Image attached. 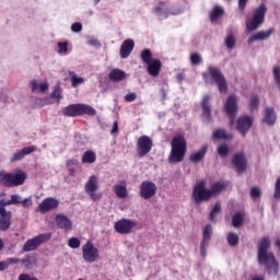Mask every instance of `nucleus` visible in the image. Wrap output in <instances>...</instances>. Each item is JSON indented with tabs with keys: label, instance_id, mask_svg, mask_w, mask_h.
I'll return each instance as SVG.
<instances>
[{
	"label": "nucleus",
	"instance_id": "f257e3e1",
	"mask_svg": "<svg viewBox=\"0 0 280 280\" xmlns=\"http://www.w3.org/2000/svg\"><path fill=\"white\" fill-rule=\"evenodd\" d=\"M270 248V237L265 236L258 243L257 261L259 266H264L268 275L277 276L279 273V261Z\"/></svg>",
	"mask_w": 280,
	"mask_h": 280
},
{
	"label": "nucleus",
	"instance_id": "f03ea898",
	"mask_svg": "<svg viewBox=\"0 0 280 280\" xmlns=\"http://www.w3.org/2000/svg\"><path fill=\"white\" fill-rule=\"evenodd\" d=\"M202 78L206 84H217L220 93H226L229 91V82H226V78L222 73L220 68L210 65L206 72H203Z\"/></svg>",
	"mask_w": 280,
	"mask_h": 280
},
{
	"label": "nucleus",
	"instance_id": "7ed1b4c3",
	"mask_svg": "<svg viewBox=\"0 0 280 280\" xmlns=\"http://www.w3.org/2000/svg\"><path fill=\"white\" fill-rule=\"evenodd\" d=\"M171 154L168 158L170 163H180L185 159L187 152V142L183 136L173 138L171 143Z\"/></svg>",
	"mask_w": 280,
	"mask_h": 280
},
{
	"label": "nucleus",
	"instance_id": "20e7f679",
	"mask_svg": "<svg viewBox=\"0 0 280 280\" xmlns=\"http://www.w3.org/2000/svg\"><path fill=\"white\" fill-rule=\"evenodd\" d=\"M26 178L27 174L22 170L15 171L14 173L0 171V185H5V187H19L25 183Z\"/></svg>",
	"mask_w": 280,
	"mask_h": 280
},
{
	"label": "nucleus",
	"instance_id": "39448f33",
	"mask_svg": "<svg viewBox=\"0 0 280 280\" xmlns=\"http://www.w3.org/2000/svg\"><path fill=\"white\" fill-rule=\"evenodd\" d=\"M266 12H268L266 4H260L257 9L254 10L252 20L246 22L247 32H255V30H259L260 25H264Z\"/></svg>",
	"mask_w": 280,
	"mask_h": 280
},
{
	"label": "nucleus",
	"instance_id": "423d86ee",
	"mask_svg": "<svg viewBox=\"0 0 280 280\" xmlns=\"http://www.w3.org/2000/svg\"><path fill=\"white\" fill-rule=\"evenodd\" d=\"M98 189L100 178L96 175H91L84 185V191L94 202L102 198V194L97 192Z\"/></svg>",
	"mask_w": 280,
	"mask_h": 280
},
{
	"label": "nucleus",
	"instance_id": "0eeeda50",
	"mask_svg": "<svg viewBox=\"0 0 280 280\" xmlns=\"http://www.w3.org/2000/svg\"><path fill=\"white\" fill-rule=\"evenodd\" d=\"M82 257L86 264H95L100 260V249L91 242L82 246Z\"/></svg>",
	"mask_w": 280,
	"mask_h": 280
},
{
	"label": "nucleus",
	"instance_id": "6e6552de",
	"mask_svg": "<svg viewBox=\"0 0 280 280\" xmlns=\"http://www.w3.org/2000/svg\"><path fill=\"white\" fill-rule=\"evenodd\" d=\"M153 145L154 142L152 141V138L148 136H141L140 138H138L137 152L140 159H143V156H148V154L152 152Z\"/></svg>",
	"mask_w": 280,
	"mask_h": 280
},
{
	"label": "nucleus",
	"instance_id": "1a4fd4ad",
	"mask_svg": "<svg viewBox=\"0 0 280 280\" xmlns=\"http://www.w3.org/2000/svg\"><path fill=\"white\" fill-rule=\"evenodd\" d=\"M211 198V190L205 187V183H198L192 189V200L196 205L205 202Z\"/></svg>",
	"mask_w": 280,
	"mask_h": 280
},
{
	"label": "nucleus",
	"instance_id": "9d476101",
	"mask_svg": "<svg viewBox=\"0 0 280 280\" xmlns=\"http://www.w3.org/2000/svg\"><path fill=\"white\" fill-rule=\"evenodd\" d=\"M50 238H51L50 233L40 234L38 236H35V237L28 240L24 244L23 250H24V253H31V250H36V248H38V246H40V244H44V242H47Z\"/></svg>",
	"mask_w": 280,
	"mask_h": 280
},
{
	"label": "nucleus",
	"instance_id": "9b49d317",
	"mask_svg": "<svg viewBox=\"0 0 280 280\" xmlns=\"http://www.w3.org/2000/svg\"><path fill=\"white\" fill-rule=\"evenodd\" d=\"M224 110L229 117H231L230 126H233V121L235 119V115H237L238 106H237V96L234 94L230 95L224 103Z\"/></svg>",
	"mask_w": 280,
	"mask_h": 280
},
{
	"label": "nucleus",
	"instance_id": "f8f14e48",
	"mask_svg": "<svg viewBox=\"0 0 280 280\" xmlns=\"http://www.w3.org/2000/svg\"><path fill=\"white\" fill-rule=\"evenodd\" d=\"M135 226H137V222L130 219H121L115 223L114 229L120 235H130Z\"/></svg>",
	"mask_w": 280,
	"mask_h": 280
},
{
	"label": "nucleus",
	"instance_id": "ddd939ff",
	"mask_svg": "<svg viewBox=\"0 0 280 280\" xmlns=\"http://www.w3.org/2000/svg\"><path fill=\"white\" fill-rule=\"evenodd\" d=\"M253 128V117L250 116H241L236 120V130L242 135V137H246L248 132Z\"/></svg>",
	"mask_w": 280,
	"mask_h": 280
},
{
	"label": "nucleus",
	"instance_id": "4468645a",
	"mask_svg": "<svg viewBox=\"0 0 280 280\" xmlns=\"http://www.w3.org/2000/svg\"><path fill=\"white\" fill-rule=\"evenodd\" d=\"M140 196L144 200H150V198H153V196H156V184L144 180L140 185Z\"/></svg>",
	"mask_w": 280,
	"mask_h": 280
},
{
	"label": "nucleus",
	"instance_id": "2eb2a0df",
	"mask_svg": "<svg viewBox=\"0 0 280 280\" xmlns=\"http://www.w3.org/2000/svg\"><path fill=\"white\" fill-rule=\"evenodd\" d=\"M154 14L156 16H159L160 19H167V16L173 15L176 16L178 14H183V10H177V11H170L167 9V5H165V3L161 2L160 4H158L154 10H153Z\"/></svg>",
	"mask_w": 280,
	"mask_h": 280
},
{
	"label": "nucleus",
	"instance_id": "dca6fc26",
	"mask_svg": "<svg viewBox=\"0 0 280 280\" xmlns=\"http://www.w3.org/2000/svg\"><path fill=\"white\" fill-rule=\"evenodd\" d=\"M58 205H60V201H58V199L54 197H48L39 203L38 209L40 213H47L48 211L58 209Z\"/></svg>",
	"mask_w": 280,
	"mask_h": 280
},
{
	"label": "nucleus",
	"instance_id": "f3484780",
	"mask_svg": "<svg viewBox=\"0 0 280 280\" xmlns=\"http://www.w3.org/2000/svg\"><path fill=\"white\" fill-rule=\"evenodd\" d=\"M33 152H36V147H34V145L23 148L12 154V156L10 158V162L16 163V161H23V159H25V156L32 154Z\"/></svg>",
	"mask_w": 280,
	"mask_h": 280
},
{
	"label": "nucleus",
	"instance_id": "a211bd4d",
	"mask_svg": "<svg viewBox=\"0 0 280 280\" xmlns=\"http://www.w3.org/2000/svg\"><path fill=\"white\" fill-rule=\"evenodd\" d=\"M272 34H275V30L272 27L268 31H259L248 38L247 44L253 45V43H256L257 40H268Z\"/></svg>",
	"mask_w": 280,
	"mask_h": 280
},
{
	"label": "nucleus",
	"instance_id": "6ab92c4d",
	"mask_svg": "<svg viewBox=\"0 0 280 280\" xmlns=\"http://www.w3.org/2000/svg\"><path fill=\"white\" fill-rule=\"evenodd\" d=\"M232 163L234 167H236L237 172L246 171V155H244V153L240 152L234 154Z\"/></svg>",
	"mask_w": 280,
	"mask_h": 280
},
{
	"label": "nucleus",
	"instance_id": "aec40b11",
	"mask_svg": "<svg viewBox=\"0 0 280 280\" xmlns=\"http://www.w3.org/2000/svg\"><path fill=\"white\" fill-rule=\"evenodd\" d=\"M55 222L57 223V226L63 231H71V229H73V223L65 214H58Z\"/></svg>",
	"mask_w": 280,
	"mask_h": 280
},
{
	"label": "nucleus",
	"instance_id": "412c9836",
	"mask_svg": "<svg viewBox=\"0 0 280 280\" xmlns=\"http://www.w3.org/2000/svg\"><path fill=\"white\" fill-rule=\"evenodd\" d=\"M135 49V40L126 39L120 46V57L128 58Z\"/></svg>",
	"mask_w": 280,
	"mask_h": 280
},
{
	"label": "nucleus",
	"instance_id": "4be33fe9",
	"mask_svg": "<svg viewBox=\"0 0 280 280\" xmlns=\"http://www.w3.org/2000/svg\"><path fill=\"white\" fill-rule=\"evenodd\" d=\"M262 121L264 124H267V126H275V124H277V114L275 113V108H265V116L262 118Z\"/></svg>",
	"mask_w": 280,
	"mask_h": 280
},
{
	"label": "nucleus",
	"instance_id": "5701e85b",
	"mask_svg": "<svg viewBox=\"0 0 280 280\" xmlns=\"http://www.w3.org/2000/svg\"><path fill=\"white\" fill-rule=\"evenodd\" d=\"M12 225V211L0 214V231H8Z\"/></svg>",
	"mask_w": 280,
	"mask_h": 280
},
{
	"label": "nucleus",
	"instance_id": "b1692460",
	"mask_svg": "<svg viewBox=\"0 0 280 280\" xmlns=\"http://www.w3.org/2000/svg\"><path fill=\"white\" fill-rule=\"evenodd\" d=\"M148 65V73L152 75V78H156L159 73H161V67H163V63H161V60L153 59Z\"/></svg>",
	"mask_w": 280,
	"mask_h": 280
},
{
	"label": "nucleus",
	"instance_id": "393cba45",
	"mask_svg": "<svg viewBox=\"0 0 280 280\" xmlns=\"http://www.w3.org/2000/svg\"><path fill=\"white\" fill-rule=\"evenodd\" d=\"M114 191L117 198H128V184L126 182H119L114 186Z\"/></svg>",
	"mask_w": 280,
	"mask_h": 280
},
{
	"label": "nucleus",
	"instance_id": "a878e982",
	"mask_svg": "<svg viewBox=\"0 0 280 280\" xmlns=\"http://www.w3.org/2000/svg\"><path fill=\"white\" fill-rule=\"evenodd\" d=\"M62 114L66 115V117H79L80 116V104H72L67 106Z\"/></svg>",
	"mask_w": 280,
	"mask_h": 280
},
{
	"label": "nucleus",
	"instance_id": "bb28decb",
	"mask_svg": "<svg viewBox=\"0 0 280 280\" xmlns=\"http://www.w3.org/2000/svg\"><path fill=\"white\" fill-rule=\"evenodd\" d=\"M31 89L33 93H36V91H40V93H47V91H49V83H47V81L45 82L32 81Z\"/></svg>",
	"mask_w": 280,
	"mask_h": 280
},
{
	"label": "nucleus",
	"instance_id": "cd10ccee",
	"mask_svg": "<svg viewBox=\"0 0 280 280\" xmlns=\"http://www.w3.org/2000/svg\"><path fill=\"white\" fill-rule=\"evenodd\" d=\"M109 80L112 82H121V80H126V72L121 69H113L109 73Z\"/></svg>",
	"mask_w": 280,
	"mask_h": 280
},
{
	"label": "nucleus",
	"instance_id": "c85d7f7f",
	"mask_svg": "<svg viewBox=\"0 0 280 280\" xmlns=\"http://www.w3.org/2000/svg\"><path fill=\"white\" fill-rule=\"evenodd\" d=\"M95 108L91 107L86 104H79V115H89L90 117H95L96 115Z\"/></svg>",
	"mask_w": 280,
	"mask_h": 280
},
{
	"label": "nucleus",
	"instance_id": "c756f323",
	"mask_svg": "<svg viewBox=\"0 0 280 280\" xmlns=\"http://www.w3.org/2000/svg\"><path fill=\"white\" fill-rule=\"evenodd\" d=\"M209 100H210L209 96H205L202 100V108H203L202 117L206 120L211 119V105H209Z\"/></svg>",
	"mask_w": 280,
	"mask_h": 280
},
{
	"label": "nucleus",
	"instance_id": "7c9ffc66",
	"mask_svg": "<svg viewBox=\"0 0 280 280\" xmlns=\"http://www.w3.org/2000/svg\"><path fill=\"white\" fill-rule=\"evenodd\" d=\"M226 189V185L223 182H217L210 187V196H218V194H222Z\"/></svg>",
	"mask_w": 280,
	"mask_h": 280
},
{
	"label": "nucleus",
	"instance_id": "2f4dec72",
	"mask_svg": "<svg viewBox=\"0 0 280 280\" xmlns=\"http://www.w3.org/2000/svg\"><path fill=\"white\" fill-rule=\"evenodd\" d=\"M226 49L229 51H233L235 49V45L237 44V38L233 35V33H229L224 39Z\"/></svg>",
	"mask_w": 280,
	"mask_h": 280
},
{
	"label": "nucleus",
	"instance_id": "473e14b6",
	"mask_svg": "<svg viewBox=\"0 0 280 280\" xmlns=\"http://www.w3.org/2000/svg\"><path fill=\"white\" fill-rule=\"evenodd\" d=\"M213 139H233V133L224 129H217L212 133Z\"/></svg>",
	"mask_w": 280,
	"mask_h": 280
},
{
	"label": "nucleus",
	"instance_id": "72a5a7b5",
	"mask_svg": "<svg viewBox=\"0 0 280 280\" xmlns=\"http://www.w3.org/2000/svg\"><path fill=\"white\" fill-rule=\"evenodd\" d=\"M97 155L93 151H85L82 156V163L91 165L95 163Z\"/></svg>",
	"mask_w": 280,
	"mask_h": 280
},
{
	"label": "nucleus",
	"instance_id": "f704fd0d",
	"mask_svg": "<svg viewBox=\"0 0 280 280\" xmlns=\"http://www.w3.org/2000/svg\"><path fill=\"white\" fill-rule=\"evenodd\" d=\"M71 84L73 89L80 86V84H84L85 80L82 77H78V74L73 71L69 72Z\"/></svg>",
	"mask_w": 280,
	"mask_h": 280
},
{
	"label": "nucleus",
	"instance_id": "c9c22d12",
	"mask_svg": "<svg viewBox=\"0 0 280 280\" xmlns=\"http://www.w3.org/2000/svg\"><path fill=\"white\" fill-rule=\"evenodd\" d=\"M205 154H207V148H202L201 150L192 153L190 155L191 163H199L202 161V159H205Z\"/></svg>",
	"mask_w": 280,
	"mask_h": 280
},
{
	"label": "nucleus",
	"instance_id": "e433bc0d",
	"mask_svg": "<svg viewBox=\"0 0 280 280\" xmlns=\"http://www.w3.org/2000/svg\"><path fill=\"white\" fill-rule=\"evenodd\" d=\"M224 14V9L221 7H214L210 13V20L212 23H215L220 16Z\"/></svg>",
	"mask_w": 280,
	"mask_h": 280
},
{
	"label": "nucleus",
	"instance_id": "4c0bfd02",
	"mask_svg": "<svg viewBox=\"0 0 280 280\" xmlns=\"http://www.w3.org/2000/svg\"><path fill=\"white\" fill-rule=\"evenodd\" d=\"M140 58L142 60V62H144V65H149L150 62H152L154 59H152V50L150 49H144L141 51Z\"/></svg>",
	"mask_w": 280,
	"mask_h": 280
},
{
	"label": "nucleus",
	"instance_id": "58836bf2",
	"mask_svg": "<svg viewBox=\"0 0 280 280\" xmlns=\"http://www.w3.org/2000/svg\"><path fill=\"white\" fill-rule=\"evenodd\" d=\"M242 222H244V212H237L232 218V224L237 229L238 226H242Z\"/></svg>",
	"mask_w": 280,
	"mask_h": 280
},
{
	"label": "nucleus",
	"instance_id": "ea45409f",
	"mask_svg": "<svg viewBox=\"0 0 280 280\" xmlns=\"http://www.w3.org/2000/svg\"><path fill=\"white\" fill-rule=\"evenodd\" d=\"M213 233V228L211 226V224H208L203 228V240L202 242H205L206 244H209V240H211V235Z\"/></svg>",
	"mask_w": 280,
	"mask_h": 280
},
{
	"label": "nucleus",
	"instance_id": "a19ab883",
	"mask_svg": "<svg viewBox=\"0 0 280 280\" xmlns=\"http://www.w3.org/2000/svg\"><path fill=\"white\" fill-rule=\"evenodd\" d=\"M58 47V54L60 56H67V54H69V43L67 42H59L57 44Z\"/></svg>",
	"mask_w": 280,
	"mask_h": 280
},
{
	"label": "nucleus",
	"instance_id": "79ce46f5",
	"mask_svg": "<svg viewBox=\"0 0 280 280\" xmlns=\"http://www.w3.org/2000/svg\"><path fill=\"white\" fill-rule=\"evenodd\" d=\"M228 244L230 246H237L240 244V236L236 233L230 232L228 234Z\"/></svg>",
	"mask_w": 280,
	"mask_h": 280
},
{
	"label": "nucleus",
	"instance_id": "37998d69",
	"mask_svg": "<svg viewBox=\"0 0 280 280\" xmlns=\"http://www.w3.org/2000/svg\"><path fill=\"white\" fill-rule=\"evenodd\" d=\"M50 97L52 100H56L57 102H60L62 100V89L60 85H55L54 91L50 94Z\"/></svg>",
	"mask_w": 280,
	"mask_h": 280
},
{
	"label": "nucleus",
	"instance_id": "c03bdc74",
	"mask_svg": "<svg viewBox=\"0 0 280 280\" xmlns=\"http://www.w3.org/2000/svg\"><path fill=\"white\" fill-rule=\"evenodd\" d=\"M220 211H222V208H221L220 203H215L214 207L212 208L211 212H210L211 222H215V218L220 213Z\"/></svg>",
	"mask_w": 280,
	"mask_h": 280
},
{
	"label": "nucleus",
	"instance_id": "a18cd8bd",
	"mask_svg": "<svg viewBox=\"0 0 280 280\" xmlns=\"http://www.w3.org/2000/svg\"><path fill=\"white\" fill-rule=\"evenodd\" d=\"M190 62L194 67L202 63V57H200V54L194 52L190 55Z\"/></svg>",
	"mask_w": 280,
	"mask_h": 280
},
{
	"label": "nucleus",
	"instance_id": "49530a36",
	"mask_svg": "<svg viewBox=\"0 0 280 280\" xmlns=\"http://www.w3.org/2000/svg\"><path fill=\"white\" fill-rule=\"evenodd\" d=\"M66 165L70 172V174H75V165H78V160H67Z\"/></svg>",
	"mask_w": 280,
	"mask_h": 280
},
{
	"label": "nucleus",
	"instance_id": "de8ad7c7",
	"mask_svg": "<svg viewBox=\"0 0 280 280\" xmlns=\"http://www.w3.org/2000/svg\"><path fill=\"white\" fill-rule=\"evenodd\" d=\"M23 200V197H21V195H11L10 199H9V205H21Z\"/></svg>",
	"mask_w": 280,
	"mask_h": 280
},
{
	"label": "nucleus",
	"instance_id": "09e8293b",
	"mask_svg": "<svg viewBox=\"0 0 280 280\" xmlns=\"http://www.w3.org/2000/svg\"><path fill=\"white\" fill-rule=\"evenodd\" d=\"M218 154H220L222 158L229 156V145L220 144L218 148Z\"/></svg>",
	"mask_w": 280,
	"mask_h": 280
},
{
	"label": "nucleus",
	"instance_id": "8fccbe9b",
	"mask_svg": "<svg viewBox=\"0 0 280 280\" xmlns=\"http://www.w3.org/2000/svg\"><path fill=\"white\" fill-rule=\"evenodd\" d=\"M80 238L78 237H71L69 241H68V246L70 248H80Z\"/></svg>",
	"mask_w": 280,
	"mask_h": 280
},
{
	"label": "nucleus",
	"instance_id": "3c124183",
	"mask_svg": "<svg viewBox=\"0 0 280 280\" xmlns=\"http://www.w3.org/2000/svg\"><path fill=\"white\" fill-rule=\"evenodd\" d=\"M250 197L255 200L261 198V189L259 187H253L250 189Z\"/></svg>",
	"mask_w": 280,
	"mask_h": 280
},
{
	"label": "nucleus",
	"instance_id": "603ef678",
	"mask_svg": "<svg viewBox=\"0 0 280 280\" xmlns=\"http://www.w3.org/2000/svg\"><path fill=\"white\" fill-rule=\"evenodd\" d=\"M273 198H276V200H280V177L276 180L275 184Z\"/></svg>",
	"mask_w": 280,
	"mask_h": 280
},
{
	"label": "nucleus",
	"instance_id": "864d4df0",
	"mask_svg": "<svg viewBox=\"0 0 280 280\" xmlns=\"http://www.w3.org/2000/svg\"><path fill=\"white\" fill-rule=\"evenodd\" d=\"M259 106V96L254 95L250 98V108L252 110H257V107Z\"/></svg>",
	"mask_w": 280,
	"mask_h": 280
},
{
	"label": "nucleus",
	"instance_id": "5fc2aeb1",
	"mask_svg": "<svg viewBox=\"0 0 280 280\" xmlns=\"http://www.w3.org/2000/svg\"><path fill=\"white\" fill-rule=\"evenodd\" d=\"M22 207H24V209H30L32 207V205H34L32 197H27L25 199H22L21 203Z\"/></svg>",
	"mask_w": 280,
	"mask_h": 280
},
{
	"label": "nucleus",
	"instance_id": "6e6d98bb",
	"mask_svg": "<svg viewBox=\"0 0 280 280\" xmlns=\"http://www.w3.org/2000/svg\"><path fill=\"white\" fill-rule=\"evenodd\" d=\"M137 100V93L131 92L125 95V102H135Z\"/></svg>",
	"mask_w": 280,
	"mask_h": 280
},
{
	"label": "nucleus",
	"instance_id": "4d7b16f0",
	"mask_svg": "<svg viewBox=\"0 0 280 280\" xmlns=\"http://www.w3.org/2000/svg\"><path fill=\"white\" fill-rule=\"evenodd\" d=\"M207 246H209V243L201 242L200 254L202 257H207Z\"/></svg>",
	"mask_w": 280,
	"mask_h": 280
},
{
	"label": "nucleus",
	"instance_id": "13d9d810",
	"mask_svg": "<svg viewBox=\"0 0 280 280\" xmlns=\"http://www.w3.org/2000/svg\"><path fill=\"white\" fill-rule=\"evenodd\" d=\"M82 30V23H73L71 25V31L74 32L75 34L80 33Z\"/></svg>",
	"mask_w": 280,
	"mask_h": 280
},
{
	"label": "nucleus",
	"instance_id": "bf43d9fd",
	"mask_svg": "<svg viewBox=\"0 0 280 280\" xmlns=\"http://www.w3.org/2000/svg\"><path fill=\"white\" fill-rule=\"evenodd\" d=\"M88 45H91V47H101L100 40H97L96 38L89 39Z\"/></svg>",
	"mask_w": 280,
	"mask_h": 280
},
{
	"label": "nucleus",
	"instance_id": "052dcab7",
	"mask_svg": "<svg viewBox=\"0 0 280 280\" xmlns=\"http://www.w3.org/2000/svg\"><path fill=\"white\" fill-rule=\"evenodd\" d=\"M4 262L7 264V268H8L14 264H19V258H8L7 260H4Z\"/></svg>",
	"mask_w": 280,
	"mask_h": 280
},
{
	"label": "nucleus",
	"instance_id": "680f3d73",
	"mask_svg": "<svg viewBox=\"0 0 280 280\" xmlns=\"http://www.w3.org/2000/svg\"><path fill=\"white\" fill-rule=\"evenodd\" d=\"M19 280H38L35 277H31L30 275H20Z\"/></svg>",
	"mask_w": 280,
	"mask_h": 280
},
{
	"label": "nucleus",
	"instance_id": "e2e57ef3",
	"mask_svg": "<svg viewBox=\"0 0 280 280\" xmlns=\"http://www.w3.org/2000/svg\"><path fill=\"white\" fill-rule=\"evenodd\" d=\"M247 3H248V0H238V9L242 11L245 10Z\"/></svg>",
	"mask_w": 280,
	"mask_h": 280
},
{
	"label": "nucleus",
	"instance_id": "0e129e2a",
	"mask_svg": "<svg viewBox=\"0 0 280 280\" xmlns=\"http://www.w3.org/2000/svg\"><path fill=\"white\" fill-rule=\"evenodd\" d=\"M118 130H119V122L114 121V125H113V128H112L110 133H112V135H115V133L118 132Z\"/></svg>",
	"mask_w": 280,
	"mask_h": 280
},
{
	"label": "nucleus",
	"instance_id": "69168bd1",
	"mask_svg": "<svg viewBox=\"0 0 280 280\" xmlns=\"http://www.w3.org/2000/svg\"><path fill=\"white\" fill-rule=\"evenodd\" d=\"M10 206H12L10 203V199L9 200H3V199L0 200V207H2V209H5L7 207H10Z\"/></svg>",
	"mask_w": 280,
	"mask_h": 280
},
{
	"label": "nucleus",
	"instance_id": "338daca9",
	"mask_svg": "<svg viewBox=\"0 0 280 280\" xmlns=\"http://www.w3.org/2000/svg\"><path fill=\"white\" fill-rule=\"evenodd\" d=\"M8 268V264L5 262V260L0 261V272H3V270H7Z\"/></svg>",
	"mask_w": 280,
	"mask_h": 280
},
{
	"label": "nucleus",
	"instance_id": "774afa93",
	"mask_svg": "<svg viewBox=\"0 0 280 280\" xmlns=\"http://www.w3.org/2000/svg\"><path fill=\"white\" fill-rule=\"evenodd\" d=\"M252 280H266L264 276H255Z\"/></svg>",
	"mask_w": 280,
	"mask_h": 280
}]
</instances>
